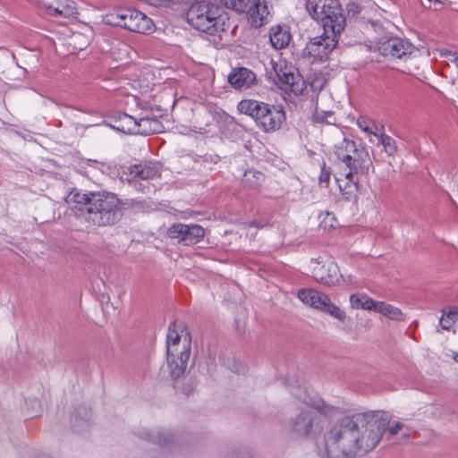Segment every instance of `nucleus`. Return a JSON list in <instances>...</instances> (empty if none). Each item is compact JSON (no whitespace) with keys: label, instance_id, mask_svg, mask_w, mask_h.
<instances>
[{"label":"nucleus","instance_id":"ddd939ff","mask_svg":"<svg viewBox=\"0 0 458 458\" xmlns=\"http://www.w3.org/2000/svg\"><path fill=\"white\" fill-rule=\"evenodd\" d=\"M129 175L131 176V178L128 179L129 183L136 190L144 192L146 189H149V185L142 184L140 181H148L159 177L160 165L158 163L153 162H145L134 165L130 166Z\"/></svg>","mask_w":458,"mask_h":458},{"label":"nucleus","instance_id":"0eeeda50","mask_svg":"<svg viewBox=\"0 0 458 458\" xmlns=\"http://www.w3.org/2000/svg\"><path fill=\"white\" fill-rule=\"evenodd\" d=\"M103 21L111 26L124 28L130 31L146 34L153 30L152 20L139 10L119 7L106 13Z\"/></svg>","mask_w":458,"mask_h":458},{"label":"nucleus","instance_id":"9d476101","mask_svg":"<svg viewBox=\"0 0 458 458\" xmlns=\"http://www.w3.org/2000/svg\"><path fill=\"white\" fill-rule=\"evenodd\" d=\"M297 295L305 305L328 313L340 321H344L346 318L345 312L331 302L329 297L321 292L313 289H301Z\"/></svg>","mask_w":458,"mask_h":458},{"label":"nucleus","instance_id":"f8f14e48","mask_svg":"<svg viewBox=\"0 0 458 458\" xmlns=\"http://www.w3.org/2000/svg\"><path fill=\"white\" fill-rule=\"evenodd\" d=\"M377 51L387 58L406 60L416 53L417 49L407 40L400 38H389L378 42Z\"/></svg>","mask_w":458,"mask_h":458},{"label":"nucleus","instance_id":"f704fd0d","mask_svg":"<svg viewBox=\"0 0 458 458\" xmlns=\"http://www.w3.org/2000/svg\"><path fill=\"white\" fill-rule=\"evenodd\" d=\"M329 178H330V172L326 169L325 164H323V165L321 166V173H320V175L318 178L319 183L320 184H323V183L327 184L329 182Z\"/></svg>","mask_w":458,"mask_h":458},{"label":"nucleus","instance_id":"58836bf2","mask_svg":"<svg viewBox=\"0 0 458 458\" xmlns=\"http://www.w3.org/2000/svg\"><path fill=\"white\" fill-rule=\"evenodd\" d=\"M89 165L90 164H100L103 167V171L105 170V168H109V165L106 163V162H98V161H96V160H89L88 161Z\"/></svg>","mask_w":458,"mask_h":458},{"label":"nucleus","instance_id":"473e14b6","mask_svg":"<svg viewBox=\"0 0 458 458\" xmlns=\"http://www.w3.org/2000/svg\"><path fill=\"white\" fill-rule=\"evenodd\" d=\"M386 413L391 417V415L388 412ZM390 421L391 420H389V423L386 428L384 433L387 431L390 436H394L404 428V424H403L402 422L395 421L393 425H390Z\"/></svg>","mask_w":458,"mask_h":458},{"label":"nucleus","instance_id":"7c9ffc66","mask_svg":"<svg viewBox=\"0 0 458 458\" xmlns=\"http://www.w3.org/2000/svg\"><path fill=\"white\" fill-rule=\"evenodd\" d=\"M91 418V411L86 406H81L76 411L75 415V426H79L81 420L84 423L89 422V420Z\"/></svg>","mask_w":458,"mask_h":458},{"label":"nucleus","instance_id":"c756f323","mask_svg":"<svg viewBox=\"0 0 458 458\" xmlns=\"http://www.w3.org/2000/svg\"><path fill=\"white\" fill-rule=\"evenodd\" d=\"M458 309L450 310L447 314L443 311V315L440 318L439 325L443 330L449 331L454 324V317L456 315Z\"/></svg>","mask_w":458,"mask_h":458},{"label":"nucleus","instance_id":"2f4dec72","mask_svg":"<svg viewBox=\"0 0 458 458\" xmlns=\"http://www.w3.org/2000/svg\"><path fill=\"white\" fill-rule=\"evenodd\" d=\"M361 301H362V303H361L362 310L377 312V304L379 301H376L367 295H365L364 300H361Z\"/></svg>","mask_w":458,"mask_h":458},{"label":"nucleus","instance_id":"9b49d317","mask_svg":"<svg viewBox=\"0 0 458 458\" xmlns=\"http://www.w3.org/2000/svg\"><path fill=\"white\" fill-rule=\"evenodd\" d=\"M341 33L323 31V34L311 38L304 48V54L313 61H325L335 48Z\"/></svg>","mask_w":458,"mask_h":458},{"label":"nucleus","instance_id":"4c0bfd02","mask_svg":"<svg viewBox=\"0 0 458 458\" xmlns=\"http://www.w3.org/2000/svg\"><path fill=\"white\" fill-rule=\"evenodd\" d=\"M313 120L318 123L325 122V117L321 115L318 112H316L313 115Z\"/></svg>","mask_w":458,"mask_h":458},{"label":"nucleus","instance_id":"f257e3e1","mask_svg":"<svg viewBox=\"0 0 458 458\" xmlns=\"http://www.w3.org/2000/svg\"><path fill=\"white\" fill-rule=\"evenodd\" d=\"M390 420L386 411L356 413L335 422L324 434L321 455L352 458L374 449L383 437Z\"/></svg>","mask_w":458,"mask_h":458},{"label":"nucleus","instance_id":"a211bd4d","mask_svg":"<svg viewBox=\"0 0 458 458\" xmlns=\"http://www.w3.org/2000/svg\"><path fill=\"white\" fill-rule=\"evenodd\" d=\"M228 81L237 89H245L256 83V75L247 68H238L229 74Z\"/></svg>","mask_w":458,"mask_h":458},{"label":"nucleus","instance_id":"e433bc0d","mask_svg":"<svg viewBox=\"0 0 458 458\" xmlns=\"http://www.w3.org/2000/svg\"><path fill=\"white\" fill-rule=\"evenodd\" d=\"M145 438L157 442L159 445H165L167 443L166 439H163L160 435L151 437L149 433H147Z\"/></svg>","mask_w":458,"mask_h":458},{"label":"nucleus","instance_id":"79ce46f5","mask_svg":"<svg viewBox=\"0 0 458 458\" xmlns=\"http://www.w3.org/2000/svg\"><path fill=\"white\" fill-rule=\"evenodd\" d=\"M455 360L458 361V354L455 356Z\"/></svg>","mask_w":458,"mask_h":458},{"label":"nucleus","instance_id":"72a5a7b5","mask_svg":"<svg viewBox=\"0 0 458 458\" xmlns=\"http://www.w3.org/2000/svg\"><path fill=\"white\" fill-rule=\"evenodd\" d=\"M364 296H365L364 294L363 295H360V294L351 295V297H350L351 306L353 309H361V303H362L361 300H364Z\"/></svg>","mask_w":458,"mask_h":458},{"label":"nucleus","instance_id":"aec40b11","mask_svg":"<svg viewBox=\"0 0 458 458\" xmlns=\"http://www.w3.org/2000/svg\"><path fill=\"white\" fill-rule=\"evenodd\" d=\"M269 40L274 48L283 49L290 43V31L286 27L280 25L274 26L270 29Z\"/></svg>","mask_w":458,"mask_h":458},{"label":"nucleus","instance_id":"6e6552de","mask_svg":"<svg viewBox=\"0 0 458 458\" xmlns=\"http://www.w3.org/2000/svg\"><path fill=\"white\" fill-rule=\"evenodd\" d=\"M321 408L319 404H316L301 410L291 419L290 431L299 437H316L327 423V416L320 411Z\"/></svg>","mask_w":458,"mask_h":458},{"label":"nucleus","instance_id":"cd10ccee","mask_svg":"<svg viewBox=\"0 0 458 458\" xmlns=\"http://www.w3.org/2000/svg\"><path fill=\"white\" fill-rule=\"evenodd\" d=\"M222 4L232 10L236 12H247L250 0H222Z\"/></svg>","mask_w":458,"mask_h":458},{"label":"nucleus","instance_id":"7ed1b4c3","mask_svg":"<svg viewBox=\"0 0 458 458\" xmlns=\"http://www.w3.org/2000/svg\"><path fill=\"white\" fill-rule=\"evenodd\" d=\"M187 22L195 30L211 36L229 29V21L221 14V8L208 0L193 1L186 13Z\"/></svg>","mask_w":458,"mask_h":458},{"label":"nucleus","instance_id":"c9c22d12","mask_svg":"<svg viewBox=\"0 0 458 458\" xmlns=\"http://www.w3.org/2000/svg\"><path fill=\"white\" fill-rule=\"evenodd\" d=\"M352 187L353 189H340L342 193L345 196L347 199H352L358 191L357 182H353V185Z\"/></svg>","mask_w":458,"mask_h":458},{"label":"nucleus","instance_id":"4be33fe9","mask_svg":"<svg viewBox=\"0 0 458 458\" xmlns=\"http://www.w3.org/2000/svg\"><path fill=\"white\" fill-rule=\"evenodd\" d=\"M356 124L363 132L376 138L380 134L381 131H385V128L382 124L377 123L368 116L358 117Z\"/></svg>","mask_w":458,"mask_h":458},{"label":"nucleus","instance_id":"4468645a","mask_svg":"<svg viewBox=\"0 0 458 458\" xmlns=\"http://www.w3.org/2000/svg\"><path fill=\"white\" fill-rule=\"evenodd\" d=\"M170 238L177 239L184 245L198 243L205 234L204 228L199 225L174 224L167 231Z\"/></svg>","mask_w":458,"mask_h":458},{"label":"nucleus","instance_id":"393cba45","mask_svg":"<svg viewBox=\"0 0 458 458\" xmlns=\"http://www.w3.org/2000/svg\"><path fill=\"white\" fill-rule=\"evenodd\" d=\"M377 312L393 320L404 319V315L399 308L385 301L378 302Z\"/></svg>","mask_w":458,"mask_h":458},{"label":"nucleus","instance_id":"c85d7f7f","mask_svg":"<svg viewBox=\"0 0 458 458\" xmlns=\"http://www.w3.org/2000/svg\"><path fill=\"white\" fill-rule=\"evenodd\" d=\"M38 5L46 14L54 17L57 15V0H38Z\"/></svg>","mask_w":458,"mask_h":458},{"label":"nucleus","instance_id":"412c9836","mask_svg":"<svg viewBox=\"0 0 458 458\" xmlns=\"http://www.w3.org/2000/svg\"><path fill=\"white\" fill-rule=\"evenodd\" d=\"M66 30L67 28L64 27L63 30H59V34L64 36V44L68 47V50L71 51V53L81 51L87 47L89 39L85 35L80 32H72L71 36L65 38V36H67Z\"/></svg>","mask_w":458,"mask_h":458},{"label":"nucleus","instance_id":"ea45409f","mask_svg":"<svg viewBox=\"0 0 458 458\" xmlns=\"http://www.w3.org/2000/svg\"><path fill=\"white\" fill-rule=\"evenodd\" d=\"M325 219H328V222H330V225H330L331 227H333V226H334V225H333V223H332V222H333V221H335V216H334L332 214H330V213H327V216H326V218H325Z\"/></svg>","mask_w":458,"mask_h":458},{"label":"nucleus","instance_id":"a19ab883","mask_svg":"<svg viewBox=\"0 0 458 458\" xmlns=\"http://www.w3.org/2000/svg\"><path fill=\"white\" fill-rule=\"evenodd\" d=\"M327 115L331 116V115H332V113H331V112L325 113V116H327Z\"/></svg>","mask_w":458,"mask_h":458},{"label":"nucleus","instance_id":"2eb2a0df","mask_svg":"<svg viewBox=\"0 0 458 458\" xmlns=\"http://www.w3.org/2000/svg\"><path fill=\"white\" fill-rule=\"evenodd\" d=\"M275 72L280 86L284 89L291 90L295 95H301L306 89L305 81L293 67H275Z\"/></svg>","mask_w":458,"mask_h":458},{"label":"nucleus","instance_id":"1a4fd4ad","mask_svg":"<svg viewBox=\"0 0 458 458\" xmlns=\"http://www.w3.org/2000/svg\"><path fill=\"white\" fill-rule=\"evenodd\" d=\"M191 337L182 323L172 322L168 327L166 335V355L174 360L176 356L190 359Z\"/></svg>","mask_w":458,"mask_h":458},{"label":"nucleus","instance_id":"bb28decb","mask_svg":"<svg viewBox=\"0 0 458 458\" xmlns=\"http://www.w3.org/2000/svg\"><path fill=\"white\" fill-rule=\"evenodd\" d=\"M77 14V5L74 1L59 0V16L75 18Z\"/></svg>","mask_w":458,"mask_h":458},{"label":"nucleus","instance_id":"b1692460","mask_svg":"<svg viewBox=\"0 0 458 458\" xmlns=\"http://www.w3.org/2000/svg\"><path fill=\"white\" fill-rule=\"evenodd\" d=\"M264 174L257 170H248L244 173L242 183L249 189H258L264 181Z\"/></svg>","mask_w":458,"mask_h":458},{"label":"nucleus","instance_id":"5701e85b","mask_svg":"<svg viewBox=\"0 0 458 458\" xmlns=\"http://www.w3.org/2000/svg\"><path fill=\"white\" fill-rule=\"evenodd\" d=\"M166 360L171 377L174 378H178L185 373L190 359H184V357L176 356L173 360L171 359V355H166Z\"/></svg>","mask_w":458,"mask_h":458},{"label":"nucleus","instance_id":"dca6fc26","mask_svg":"<svg viewBox=\"0 0 458 458\" xmlns=\"http://www.w3.org/2000/svg\"><path fill=\"white\" fill-rule=\"evenodd\" d=\"M312 276L317 282L328 286L335 285L341 280L345 281L337 264L332 260L325 264L317 263L313 267Z\"/></svg>","mask_w":458,"mask_h":458},{"label":"nucleus","instance_id":"6ab92c4d","mask_svg":"<svg viewBox=\"0 0 458 458\" xmlns=\"http://www.w3.org/2000/svg\"><path fill=\"white\" fill-rule=\"evenodd\" d=\"M247 13L252 26H262L269 15L267 0H254L252 4L248 7Z\"/></svg>","mask_w":458,"mask_h":458},{"label":"nucleus","instance_id":"f03ea898","mask_svg":"<svg viewBox=\"0 0 458 458\" xmlns=\"http://www.w3.org/2000/svg\"><path fill=\"white\" fill-rule=\"evenodd\" d=\"M64 202L75 216H84L98 226L113 225L123 216L120 199L115 194L106 191L82 193L73 189L64 197Z\"/></svg>","mask_w":458,"mask_h":458},{"label":"nucleus","instance_id":"423d86ee","mask_svg":"<svg viewBox=\"0 0 458 458\" xmlns=\"http://www.w3.org/2000/svg\"><path fill=\"white\" fill-rule=\"evenodd\" d=\"M335 155L350 169V172L346 174V179L350 182H353L354 174L368 175L373 169L368 151L363 148H358L355 141L352 140L344 138L335 145Z\"/></svg>","mask_w":458,"mask_h":458},{"label":"nucleus","instance_id":"a878e982","mask_svg":"<svg viewBox=\"0 0 458 458\" xmlns=\"http://www.w3.org/2000/svg\"><path fill=\"white\" fill-rule=\"evenodd\" d=\"M377 146H382L383 150L389 157H394L397 154L398 148L397 143L394 139L391 136L387 135L384 131H381L380 134L377 137Z\"/></svg>","mask_w":458,"mask_h":458},{"label":"nucleus","instance_id":"f3484780","mask_svg":"<svg viewBox=\"0 0 458 458\" xmlns=\"http://www.w3.org/2000/svg\"><path fill=\"white\" fill-rule=\"evenodd\" d=\"M123 120L127 124L133 123L134 127H128V131H132L134 133L149 135L159 131L160 123L157 119L142 117L137 121L132 116L123 114Z\"/></svg>","mask_w":458,"mask_h":458},{"label":"nucleus","instance_id":"39448f33","mask_svg":"<svg viewBox=\"0 0 458 458\" xmlns=\"http://www.w3.org/2000/svg\"><path fill=\"white\" fill-rule=\"evenodd\" d=\"M306 9L312 19L321 22L327 33H342L346 26L343 8L338 0H307Z\"/></svg>","mask_w":458,"mask_h":458},{"label":"nucleus","instance_id":"20e7f679","mask_svg":"<svg viewBox=\"0 0 458 458\" xmlns=\"http://www.w3.org/2000/svg\"><path fill=\"white\" fill-rule=\"evenodd\" d=\"M238 110L252 117L265 132L278 131L285 121V113L280 106L269 105L254 99H244L238 104Z\"/></svg>","mask_w":458,"mask_h":458}]
</instances>
